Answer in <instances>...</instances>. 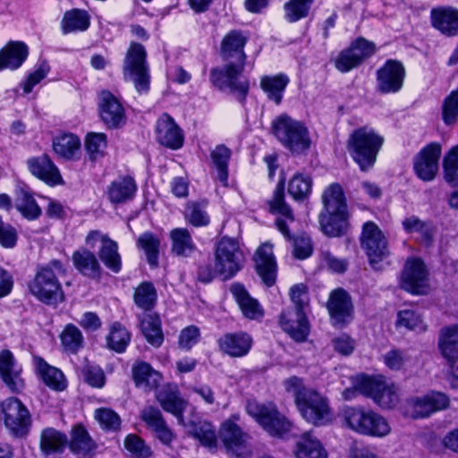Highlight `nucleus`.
I'll use <instances>...</instances> for the list:
<instances>
[{"label":"nucleus","instance_id":"obj_62","mask_svg":"<svg viewBox=\"0 0 458 458\" xmlns=\"http://www.w3.org/2000/svg\"><path fill=\"white\" fill-rule=\"evenodd\" d=\"M125 449L137 458H148L152 455V450L146 442L135 434H129L124 439Z\"/></svg>","mask_w":458,"mask_h":458},{"label":"nucleus","instance_id":"obj_60","mask_svg":"<svg viewBox=\"0 0 458 458\" xmlns=\"http://www.w3.org/2000/svg\"><path fill=\"white\" fill-rule=\"evenodd\" d=\"M61 342L66 351L75 353L82 347L83 336L77 327L69 324L61 334Z\"/></svg>","mask_w":458,"mask_h":458},{"label":"nucleus","instance_id":"obj_6","mask_svg":"<svg viewBox=\"0 0 458 458\" xmlns=\"http://www.w3.org/2000/svg\"><path fill=\"white\" fill-rule=\"evenodd\" d=\"M383 143L384 138L381 135L374 129L364 126L352 131L347 147L360 170L368 171L374 165Z\"/></svg>","mask_w":458,"mask_h":458},{"label":"nucleus","instance_id":"obj_20","mask_svg":"<svg viewBox=\"0 0 458 458\" xmlns=\"http://www.w3.org/2000/svg\"><path fill=\"white\" fill-rule=\"evenodd\" d=\"M438 345L453 376L451 384L458 389V326L442 329Z\"/></svg>","mask_w":458,"mask_h":458},{"label":"nucleus","instance_id":"obj_32","mask_svg":"<svg viewBox=\"0 0 458 458\" xmlns=\"http://www.w3.org/2000/svg\"><path fill=\"white\" fill-rule=\"evenodd\" d=\"M157 400L164 411L175 416L182 423V413L187 402L181 396L175 385H167L157 394Z\"/></svg>","mask_w":458,"mask_h":458},{"label":"nucleus","instance_id":"obj_53","mask_svg":"<svg viewBox=\"0 0 458 458\" xmlns=\"http://www.w3.org/2000/svg\"><path fill=\"white\" fill-rule=\"evenodd\" d=\"M369 410L356 407H347L343 411V418L352 430L363 434L367 432L368 426L366 424Z\"/></svg>","mask_w":458,"mask_h":458},{"label":"nucleus","instance_id":"obj_49","mask_svg":"<svg viewBox=\"0 0 458 458\" xmlns=\"http://www.w3.org/2000/svg\"><path fill=\"white\" fill-rule=\"evenodd\" d=\"M135 305L144 311H149L154 309L157 301V293L153 283L144 281L135 289L133 293Z\"/></svg>","mask_w":458,"mask_h":458},{"label":"nucleus","instance_id":"obj_59","mask_svg":"<svg viewBox=\"0 0 458 458\" xmlns=\"http://www.w3.org/2000/svg\"><path fill=\"white\" fill-rule=\"evenodd\" d=\"M94 418L100 428L106 431L116 432L121 428V418L109 408H98L94 411Z\"/></svg>","mask_w":458,"mask_h":458},{"label":"nucleus","instance_id":"obj_61","mask_svg":"<svg viewBox=\"0 0 458 458\" xmlns=\"http://www.w3.org/2000/svg\"><path fill=\"white\" fill-rule=\"evenodd\" d=\"M402 224L407 233H418L426 242H428L432 237L430 225L420 220L416 216L406 217Z\"/></svg>","mask_w":458,"mask_h":458},{"label":"nucleus","instance_id":"obj_51","mask_svg":"<svg viewBox=\"0 0 458 458\" xmlns=\"http://www.w3.org/2000/svg\"><path fill=\"white\" fill-rule=\"evenodd\" d=\"M208 201L188 202L184 211V218L190 225L195 227L207 226L210 218L207 212Z\"/></svg>","mask_w":458,"mask_h":458},{"label":"nucleus","instance_id":"obj_63","mask_svg":"<svg viewBox=\"0 0 458 458\" xmlns=\"http://www.w3.org/2000/svg\"><path fill=\"white\" fill-rule=\"evenodd\" d=\"M445 180L453 184H458V145L453 147L444 158Z\"/></svg>","mask_w":458,"mask_h":458},{"label":"nucleus","instance_id":"obj_40","mask_svg":"<svg viewBox=\"0 0 458 458\" xmlns=\"http://www.w3.org/2000/svg\"><path fill=\"white\" fill-rule=\"evenodd\" d=\"M72 263L75 268L83 276L89 278L100 276L101 267L93 252L81 249L73 252Z\"/></svg>","mask_w":458,"mask_h":458},{"label":"nucleus","instance_id":"obj_30","mask_svg":"<svg viewBox=\"0 0 458 458\" xmlns=\"http://www.w3.org/2000/svg\"><path fill=\"white\" fill-rule=\"evenodd\" d=\"M430 20L432 26L442 34L448 37L458 34V10L449 6L433 8Z\"/></svg>","mask_w":458,"mask_h":458},{"label":"nucleus","instance_id":"obj_5","mask_svg":"<svg viewBox=\"0 0 458 458\" xmlns=\"http://www.w3.org/2000/svg\"><path fill=\"white\" fill-rule=\"evenodd\" d=\"M64 274L65 268L59 260L50 261L47 266L37 272L34 279L29 284L30 293L47 305L56 306L64 300L57 276Z\"/></svg>","mask_w":458,"mask_h":458},{"label":"nucleus","instance_id":"obj_57","mask_svg":"<svg viewBox=\"0 0 458 458\" xmlns=\"http://www.w3.org/2000/svg\"><path fill=\"white\" fill-rule=\"evenodd\" d=\"M369 428L362 435L384 437L391 432V427L387 420L380 414L369 410L366 424Z\"/></svg>","mask_w":458,"mask_h":458},{"label":"nucleus","instance_id":"obj_26","mask_svg":"<svg viewBox=\"0 0 458 458\" xmlns=\"http://www.w3.org/2000/svg\"><path fill=\"white\" fill-rule=\"evenodd\" d=\"M252 337L245 332L227 333L217 340L219 349L230 357L247 355L252 346Z\"/></svg>","mask_w":458,"mask_h":458},{"label":"nucleus","instance_id":"obj_36","mask_svg":"<svg viewBox=\"0 0 458 458\" xmlns=\"http://www.w3.org/2000/svg\"><path fill=\"white\" fill-rule=\"evenodd\" d=\"M231 292L234 296L236 302L242 315L251 320H260L264 317V310L259 302L252 298L245 288L241 284H233Z\"/></svg>","mask_w":458,"mask_h":458},{"label":"nucleus","instance_id":"obj_33","mask_svg":"<svg viewBox=\"0 0 458 458\" xmlns=\"http://www.w3.org/2000/svg\"><path fill=\"white\" fill-rule=\"evenodd\" d=\"M30 172L45 182L55 185L62 182L58 168L47 155L30 158L27 161Z\"/></svg>","mask_w":458,"mask_h":458},{"label":"nucleus","instance_id":"obj_15","mask_svg":"<svg viewBox=\"0 0 458 458\" xmlns=\"http://www.w3.org/2000/svg\"><path fill=\"white\" fill-rule=\"evenodd\" d=\"M375 50L376 47L372 42L360 38L348 48L340 52L335 60V66L341 72H348L374 55Z\"/></svg>","mask_w":458,"mask_h":458},{"label":"nucleus","instance_id":"obj_37","mask_svg":"<svg viewBox=\"0 0 458 458\" xmlns=\"http://www.w3.org/2000/svg\"><path fill=\"white\" fill-rule=\"evenodd\" d=\"M131 375L135 386L145 390L157 388L162 380V375L145 361H136L131 368Z\"/></svg>","mask_w":458,"mask_h":458},{"label":"nucleus","instance_id":"obj_64","mask_svg":"<svg viewBox=\"0 0 458 458\" xmlns=\"http://www.w3.org/2000/svg\"><path fill=\"white\" fill-rule=\"evenodd\" d=\"M442 118L446 125H452L458 119V89L452 91L444 100Z\"/></svg>","mask_w":458,"mask_h":458},{"label":"nucleus","instance_id":"obj_13","mask_svg":"<svg viewBox=\"0 0 458 458\" xmlns=\"http://www.w3.org/2000/svg\"><path fill=\"white\" fill-rule=\"evenodd\" d=\"M5 427L14 436H23L30 425V414L26 406L15 397L7 398L1 403Z\"/></svg>","mask_w":458,"mask_h":458},{"label":"nucleus","instance_id":"obj_21","mask_svg":"<svg viewBox=\"0 0 458 458\" xmlns=\"http://www.w3.org/2000/svg\"><path fill=\"white\" fill-rule=\"evenodd\" d=\"M98 242L101 243L98 250L99 259L107 268L118 273L122 268V261L117 243L98 231H91L86 237V243L91 248H94Z\"/></svg>","mask_w":458,"mask_h":458},{"label":"nucleus","instance_id":"obj_22","mask_svg":"<svg viewBox=\"0 0 458 458\" xmlns=\"http://www.w3.org/2000/svg\"><path fill=\"white\" fill-rule=\"evenodd\" d=\"M281 328L294 341L302 343L310 334V324L303 310L286 309L279 316Z\"/></svg>","mask_w":458,"mask_h":458},{"label":"nucleus","instance_id":"obj_56","mask_svg":"<svg viewBox=\"0 0 458 458\" xmlns=\"http://www.w3.org/2000/svg\"><path fill=\"white\" fill-rule=\"evenodd\" d=\"M130 341L131 335L128 330L120 323H114L106 338L108 347L121 353L125 351Z\"/></svg>","mask_w":458,"mask_h":458},{"label":"nucleus","instance_id":"obj_7","mask_svg":"<svg viewBox=\"0 0 458 458\" xmlns=\"http://www.w3.org/2000/svg\"><path fill=\"white\" fill-rule=\"evenodd\" d=\"M272 132L292 154H303L310 148V131L305 124L284 114L277 116L271 125Z\"/></svg>","mask_w":458,"mask_h":458},{"label":"nucleus","instance_id":"obj_28","mask_svg":"<svg viewBox=\"0 0 458 458\" xmlns=\"http://www.w3.org/2000/svg\"><path fill=\"white\" fill-rule=\"evenodd\" d=\"M327 307L335 326H343L352 317L351 299L343 289H336L331 293Z\"/></svg>","mask_w":458,"mask_h":458},{"label":"nucleus","instance_id":"obj_1","mask_svg":"<svg viewBox=\"0 0 458 458\" xmlns=\"http://www.w3.org/2000/svg\"><path fill=\"white\" fill-rule=\"evenodd\" d=\"M248 37L242 30H233L226 33L221 41L220 55L224 60L235 59V63L230 62L210 71L211 83L220 90L228 89L242 103L250 89L248 79L242 75L247 59L244 53Z\"/></svg>","mask_w":458,"mask_h":458},{"label":"nucleus","instance_id":"obj_16","mask_svg":"<svg viewBox=\"0 0 458 458\" xmlns=\"http://www.w3.org/2000/svg\"><path fill=\"white\" fill-rule=\"evenodd\" d=\"M98 113L101 121L109 129H117L126 123L125 108L120 98L109 90L98 94Z\"/></svg>","mask_w":458,"mask_h":458},{"label":"nucleus","instance_id":"obj_54","mask_svg":"<svg viewBox=\"0 0 458 458\" xmlns=\"http://www.w3.org/2000/svg\"><path fill=\"white\" fill-rule=\"evenodd\" d=\"M137 245L145 252L148 264L157 267L160 247L158 237L151 233H144L138 238Z\"/></svg>","mask_w":458,"mask_h":458},{"label":"nucleus","instance_id":"obj_47","mask_svg":"<svg viewBox=\"0 0 458 458\" xmlns=\"http://www.w3.org/2000/svg\"><path fill=\"white\" fill-rule=\"evenodd\" d=\"M231 149L224 144L216 146L211 151L210 157L216 170V179L223 185H228V164L231 158Z\"/></svg>","mask_w":458,"mask_h":458},{"label":"nucleus","instance_id":"obj_9","mask_svg":"<svg viewBox=\"0 0 458 458\" xmlns=\"http://www.w3.org/2000/svg\"><path fill=\"white\" fill-rule=\"evenodd\" d=\"M147 53L144 47L132 42L127 50L123 63V76L132 81L136 90L145 93L149 89V72L147 64Z\"/></svg>","mask_w":458,"mask_h":458},{"label":"nucleus","instance_id":"obj_12","mask_svg":"<svg viewBox=\"0 0 458 458\" xmlns=\"http://www.w3.org/2000/svg\"><path fill=\"white\" fill-rule=\"evenodd\" d=\"M449 397L441 392H431L423 396L411 397L403 404V414L411 419H423L449 406Z\"/></svg>","mask_w":458,"mask_h":458},{"label":"nucleus","instance_id":"obj_42","mask_svg":"<svg viewBox=\"0 0 458 458\" xmlns=\"http://www.w3.org/2000/svg\"><path fill=\"white\" fill-rule=\"evenodd\" d=\"M170 240L172 242L171 251L177 257H190L197 250L191 234L186 228H174L170 233Z\"/></svg>","mask_w":458,"mask_h":458},{"label":"nucleus","instance_id":"obj_55","mask_svg":"<svg viewBox=\"0 0 458 458\" xmlns=\"http://www.w3.org/2000/svg\"><path fill=\"white\" fill-rule=\"evenodd\" d=\"M311 188L312 181L309 175L296 174L289 182L288 193L295 200H303L310 196Z\"/></svg>","mask_w":458,"mask_h":458},{"label":"nucleus","instance_id":"obj_17","mask_svg":"<svg viewBox=\"0 0 458 458\" xmlns=\"http://www.w3.org/2000/svg\"><path fill=\"white\" fill-rule=\"evenodd\" d=\"M405 68L397 60L389 59L377 71V89L382 94L401 90L405 78Z\"/></svg>","mask_w":458,"mask_h":458},{"label":"nucleus","instance_id":"obj_2","mask_svg":"<svg viewBox=\"0 0 458 458\" xmlns=\"http://www.w3.org/2000/svg\"><path fill=\"white\" fill-rule=\"evenodd\" d=\"M285 389L293 394L302 418L314 426H325L333 420L328 400L318 392L302 386L301 379L292 377L284 382Z\"/></svg>","mask_w":458,"mask_h":458},{"label":"nucleus","instance_id":"obj_58","mask_svg":"<svg viewBox=\"0 0 458 458\" xmlns=\"http://www.w3.org/2000/svg\"><path fill=\"white\" fill-rule=\"evenodd\" d=\"M107 146L106 136L101 132H90L85 140V148L91 160H97L105 155Z\"/></svg>","mask_w":458,"mask_h":458},{"label":"nucleus","instance_id":"obj_48","mask_svg":"<svg viewBox=\"0 0 458 458\" xmlns=\"http://www.w3.org/2000/svg\"><path fill=\"white\" fill-rule=\"evenodd\" d=\"M15 208L22 217L30 221L38 219L42 214L41 208L37 203L33 194L23 189L17 193Z\"/></svg>","mask_w":458,"mask_h":458},{"label":"nucleus","instance_id":"obj_39","mask_svg":"<svg viewBox=\"0 0 458 458\" xmlns=\"http://www.w3.org/2000/svg\"><path fill=\"white\" fill-rule=\"evenodd\" d=\"M34 364L41 379L48 387L56 391H63L66 388L67 382L60 369L50 366L40 357H34Z\"/></svg>","mask_w":458,"mask_h":458},{"label":"nucleus","instance_id":"obj_27","mask_svg":"<svg viewBox=\"0 0 458 458\" xmlns=\"http://www.w3.org/2000/svg\"><path fill=\"white\" fill-rule=\"evenodd\" d=\"M256 269L263 282L271 286L276 282V262L273 253V245L265 242L258 248L255 253Z\"/></svg>","mask_w":458,"mask_h":458},{"label":"nucleus","instance_id":"obj_41","mask_svg":"<svg viewBox=\"0 0 458 458\" xmlns=\"http://www.w3.org/2000/svg\"><path fill=\"white\" fill-rule=\"evenodd\" d=\"M67 444L66 435L54 428H47L41 432L40 449L46 455L62 454Z\"/></svg>","mask_w":458,"mask_h":458},{"label":"nucleus","instance_id":"obj_4","mask_svg":"<svg viewBox=\"0 0 458 458\" xmlns=\"http://www.w3.org/2000/svg\"><path fill=\"white\" fill-rule=\"evenodd\" d=\"M326 214H320L319 223L325 234L338 237L348 227L349 214L343 188L338 183L330 184L322 195Z\"/></svg>","mask_w":458,"mask_h":458},{"label":"nucleus","instance_id":"obj_52","mask_svg":"<svg viewBox=\"0 0 458 458\" xmlns=\"http://www.w3.org/2000/svg\"><path fill=\"white\" fill-rule=\"evenodd\" d=\"M313 2L314 0H288L284 4V19L293 23L308 17Z\"/></svg>","mask_w":458,"mask_h":458},{"label":"nucleus","instance_id":"obj_35","mask_svg":"<svg viewBox=\"0 0 458 458\" xmlns=\"http://www.w3.org/2000/svg\"><path fill=\"white\" fill-rule=\"evenodd\" d=\"M29 55L28 46L21 41H11L0 50V71L16 70L21 66Z\"/></svg>","mask_w":458,"mask_h":458},{"label":"nucleus","instance_id":"obj_34","mask_svg":"<svg viewBox=\"0 0 458 458\" xmlns=\"http://www.w3.org/2000/svg\"><path fill=\"white\" fill-rule=\"evenodd\" d=\"M293 453L296 458H328L323 444L311 431L298 437Z\"/></svg>","mask_w":458,"mask_h":458},{"label":"nucleus","instance_id":"obj_38","mask_svg":"<svg viewBox=\"0 0 458 458\" xmlns=\"http://www.w3.org/2000/svg\"><path fill=\"white\" fill-rule=\"evenodd\" d=\"M186 427L187 432L192 437L198 439L200 444L209 449H214L217 445V437L215 427L207 420H192Z\"/></svg>","mask_w":458,"mask_h":458},{"label":"nucleus","instance_id":"obj_18","mask_svg":"<svg viewBox=\"0 0 458 458\" xmlns=\"http://www.w3.org/2000/svg\"><path fill=\"white\" fill-rule=\"evenodd\" d=\"M441 146L433 142L424 147L413 158L415 174L423 182H431L438 172Z\"/></svg>","mask_w":458,"mask_h":458},{"label":"nucleus","instance_id":"obj_24","mask_svg":"<svg viewBox=\"0 0 458 458\" xmlns=\"http://www.w3.org/2000/svg\"><path fill=\"white\" fill-rule=\"evenodd\" d=\"M240 420L239 414L232 415L221 426L220 437L225 447L234 453L237 456L242 455L245 448L247 435L236 424Z\"/></svg>","mask_w":458,"mask_h":458},{"label":"nucleus","instance_id":"obj_3","mask_svg":"<svg viewBox=\"0 0 458 458\" xmlns=\"http://www.w3.org/2000/svg\"><path fill=\"white\" fill-rule=\"evenodd\" d=\"M268 205L270 212L277 215L275 222L277 230L283 234L285 240L293 241L294 257L299 259H304L310 256L312 252L310 239L307 236L294 238L291 233L295 219L291 207L284 200V182L277 184Z\"/></svg>","mask_w":458,"mask_h":458},{"label":"nucleus","instance_id":"obj_29","mask_svg":"<svg viewBox=\"0 0 458 458\" xmlns=\"http://www.w3.org/2000/svg\"><path fill=\"white\" fill-rule=\"evenodd\" d=\"M21 372V368L15 362L13 353L9 350L2 351L0 352V376L13 392H20L24 386Z\"/></svg>","mask_w":458,"mask_h":458},{"label":"nucleus","instance_id":"obj_43","mask_svg":"<svg viewBox=\"0 0 458 458\" xmlns=\"http://www.w3.org/2000/svg\"><path fill=\"white\" fill-rule=\"evenodd\" d=\"M136 190V183L131 177H121L108 186L107 197L112 203H123L133 198Z\"/></svg>","mask_w":458,"mask_h":458},{"label":"nucleus","instance_id":"obj_23","mask_svg":"<svg viewBox=\"0 0 458 458\" xmlns=\"http://www.w3.org/2000/svg\"><path fill=\"white\" fill-rule=\"evenodd\" d=\"M140 419L162 444L170 445L175 437L173 430L166 424L159 409L154 406H146L140 411Z\"/></svg>","mask_w":458,"mask_h":458},{"label":"nucleus","instance_id":"obj_25","mask_svg":"<svg viewBox=\"0 0 458 458\" xmlns=\"http://www.w3.org/2000/svg\"><path fill=\"white\" fill-rule=\"evenodd\" d=\"M157 141L172 149H178L182 146L183 135L174 120L167 114H163L157 122L156 127Z\"/></svg>","mask_w":458,"mask_h":458},{"label":"nucleus","instance_id":"obj_19","mask_svg":"<svg viewBox=\"0 0 458 458\" xmlns=\"http://www.w3.org/2000/svg\"><path fill=\"white\" fill-rule=\"evenodd\" d=\"M401 287L412 294H425L428 289V273L419 259H409L401 277Z\"/></svg>","mask_w":458,"mask_h":458},{"label":"nucleus","instance_id":"obj_50","mask_svg":"<svg viewBox=\"0 0 458 458\" xmlns=\"http://www.w3.org/2000/svg\"><path fill=\"white\" fill-rule=\"evenodd\" d=\"M140 326L148 343L154 347H159L164 341L159 316L157 314H145L142 317Z\"/></svg>","mask_w":458,"mask_h":458},{"label":"nucleus","instance_id":"obj_11","mask_svg":"<svg viewBox=\"0 0 458 458\" xmlns=\"http://www.w3.org/2000/svg\"><path fill=\"white\" fill-rule=\"evenodd\" d=\"M215 256V270L225 280L234 276L243 266V253L239 242L233 238H221L216 244Z\"/></svg>","mask_w":458,"mask_h":458},{"label":"nucleus","instance_id":"obj_8","mask_svg":"<svg viewBox=\"0 0 458 458\" xmlns=\"http://www.w3.org/2000/svg\"><path fill=\"white\" fill-rule=\"evenodd\" d=\"M354 386L360 394L370 397L382 409L390 410L399 403L398 387L383 376L358 375L355 377Z\"/></svg>","mask_w":458,"mask_h":458},{"label":"nucleus","instance_id":"obj_31","mask_svg":"<svg viewBox=\"0 0 458 458\" xmlns=\"http://www.w3.org/2000/svg\"><path fill=\"white\" fill-rule=\"evenodd\" d=\"M67 445L74 455L81 458L92 457L98 448L97 443L82 425L72 427Z\"/></svg>","mask_w":458,"mask_h":458},{"label":"nucleus","instance_id":"obj_44","mask_svg":"<svg viewBox=\"0 0 458 458\" xmlns=\"http://www.w3.org/2000/svg\"><path fill=\"white\" fill-rule=\"evenodd\" d=\"M81 140L72 133H64L53 139V149L56 155L66 159H75L80 154Z\"/></svg>","mask_w":458,"mask_h":458},{"label":"nucleus","instance_id":"obj_45","mask_svg":"<svg viewBox=\"0 0 458 458\" xmlns=\"http://www.w3.org/2000/svg\"><path fill=\"white\" fill-rule=\"evenodd\" d=\"M289 81V78L283 73L275 76L266 75L260 80V87L269 100L279 105L282 102L284 92Z\"/></svg>","mask_w":458,"mask_h":458},{"label":"nucleus","instance_id":"obj_14","mask_svg":"<svg viewBox=\"0 0 458 458\" xmlns=\"http://www.w3.org/2000/svg\"><path fill=\"white\" fill-rule=\"evenodd\" d=\"M361 246L375 269L378 268L377 265L389 254L387 241L382 231L373 222H367L363 225Z\"/></svg>","mask_w":458,"mask_h":458},{"label":"nucleus","instance_id":"obj_10","mask_svg":"<svg viewBox=\"0 0 458 458\" xmlns=\"http://www.w3.org/2000/svg\"><path fill=\"white\" fill-rule=\"evenodd\" d=\"M246 411L270 436L283 437L292 428V423L272 403L248 401Z\"/></svg>","mask_w":458,"mask_h":458},{"label":"nucleus","instance_id":"obj_46","mask_svg":"<svg viewBox=\"0 0 458 458\" xmlns=\"http://www.w3.org/2000/svg\"><path fill=\"white\" fill-rule=\"evenodd\" d=\"M90 24V16L87 11L72 9L64 13L61 29L64 34L85 31Z\"/></svg>","mask_w":458,"mask_h":458}]
</instances>
